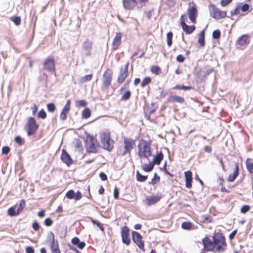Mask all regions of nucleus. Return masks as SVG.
<instances>
[{"mask_svg":"<svg viewBox=\"0 0 253 253\" xmlns=\"http://www.w3.org/2000/svg\"><path fill=\"white\" fill-rule=\"evenodd\" d=\"M32 228L35 231H37L40 229V225L37 221H34L32 224Z\"/></svg>","mask_w":253,"mask_h":253,"instance_id":"5fc2aeb1","label":"nucleus"},{"mask_svg":"<svg viewBox=\"0 0 253 253\" xmlns=\"http://www.w3.org/2000/svg\"><path fill=\"white\" fill-rule=\"evenodd\" d=\"M241 9L243 12H246L249 10L250 6L248 3H245L241 6Z\"/></svg>","mask_w":253,"mask_h":253,"instance_id":"6e6d98bb","label":"nucleus"},{"mask_svg":"<svg viewBox=\"0 0 253 253\" xmlns=\"http://www.w3.org/2000/svg\"><path fill=\"white\" fill-rule=\"evenodd\" d=\"M198 42L201 46H204L205 44V32L202 31L200 32L198 38Z\"/></svg>","mask_w":253,"mask_h":253,"instance_id":"2f4dec72","label":"nucleus"},{"mask_svg":"<svg viewBox=\"0 0 253 253\" xmlns=\"http://www.w3.org/2000/svg\"><path fill=\"white\" fill-rule=\"evenodd\" d=\"M52 238L50 242V249L51 253H61L58 242L55 240V237L53 233H51Z\"/></svg>","mask_w":253,"mask_h":253,"instance_id":"f3484780","label":"nucleus"},{"mask_svg":"<svg viewBox=\"0 0 253 253\" xmlns=\"http://www.w3.org/2000/svg\"><path fill=\"white\" fill-rule=\"evenodd\" d=\"M61 159L68 167H69L74 163L73 159L71 158L69 154L64 149L62 151Z\"/></svg>","mask_w":253,"mask_h":253,"instance_id":"a211bd4d","label":"nucleus"},{"mask_svg":"<svg viewBox=\"0 0 253 253\" xmlns=\"http://www.w3.org/2000/svg\"><path fill=\"white\" fill-rule=\"evenodd\" d=\"M121 236L123 243L128 246L130 243L129 238V229L126 226H124L121 229Z\"/></svg>","mask_w":253,"mask_h":253,"instance_id":"4468645a","label":"nucleus"},{"mask_svg":"<svg viewBox=\"0 0 253 253\" xmlns=\"http://www.w3.org/2000/svg\"><path fill=\"white\" fill-rule=\"evenodd\" d=\"M240 13V8L239 7H236L234 9L231 10L230 14L231 16H234L239 14Z\"/></svg>","mask_w":253,"mask_h":253,"instance_id":"3c124183","label":"nucleus"},{"mask_svg":"<svg viewBox=\"0 0 253 253\" xmlns=\"http://www.w3.org/2000/svg\"><path fill=\"white\" fill-rule=\"evenodd\" d=\"M122 34L117 32L113 39L112 43V49L114 50L118 49L122 43Z\"/></svg>","mask_w":253,"mask_h":253,"instance_id":"2eb2a0df","label":"nucleus"},{"mask_svg":"<svg viewBox=\"0 0 253 253\" xmlns=\"http://www.w3.org/2000/svg\"><path fill=\"white\" fill-rule=\"evenodd\" d=\"M154 166V164L152 162L148 164H145L142 166V169L146 172L151 171Z\"/></svg>","mask_w":253,"mask_h":253,"instance_id":"cd10ccee","label":"nucleus"},{"mask_svg":"<svg viewBox=\"0 0 253 253\" xmlns=\"http://www.w3.org/2000/svg\"><path fill=\"white\" fill-rule=\"evenodd\" d=\"M124 8L127 10H132L137 5L136 0H123Z\"/></svg>","mask_w":253,"mask_h":253,"instance_id":"aec40b11","label":"nucleus"},{"mask_svg":"<svg viewBox=\"0 0 253 253\" xmlns=\"http://www.w3.org/2000/svg\"><path fill=\"white\" fill-rule=\"evenodd\" d=\"M32 111L33 115L35 116L38 110V107L36 104H34L33 106L31 108Z\"/></svg>","mask_w":253,"mask_h":253,"instance_id":"052dcab7","label":"nucleus"},{"mask_svg":"<svg viewBox=\"0 0 253 253\" xmlns=\"http://www.w3.org/2000/svg\"><path fill=\"white\" fill-rule=\"evenodd\" d=\"M119 192L118 189L116 187L114 189V197L115 199L119 198Z\"/></svg>","mask_w":253,"mask_h":253,"instance_id":"680f3d73","label":"nucleus"},{"mask_svg":"<svg viewBox=\"0 0 253 253\" xmlns=\"http://www.w3.org/2000/svg\"><path fill=\"white\" fill-rule=\"evenodd\" d=\"M185 58L182 54L178 55L176 57V60L178 62L182 63L184 61Z\"/></svg>","mask_w":253,"mask_h":253,"instance_id":"864d4df0","label":"nucleus"},{"mask_svg":"<svg viewBox=\"0 0 253 253\" xmlns=\"http://www.w3.org/2000/svg\"><path fill=\"white\" fill-rule=\"evenodd\" d=\"M15 143L18 144L19 145L21 146L25 143L24 139L22 138L20 136H16L14 138Z\"/></svg>","mask_w":253,"mask_h":253,"instance_id":"79ce46f5","label":"nucleus"},{"mask_svg":"<svg viewBox=\"0 0 253 253\" xmlns=\"http://www.w3.org/2000/svg\"><path fill=\"white\" fill-rule=\"evenodd\" d=\"M25 127L27 135L31 136L35 135L37 133L39 125L34 117H30L27 119V122Z\"/></svg>","mask_w":253,"mask_h":253,"instance_id":"423d86ee","label":"nucleus"},{"mask_svg":"<svg viewBox=\"0 0 253 253\" xmlns=\"http://www.w3.org/2000/svg\"><path fill=\"white\" fill-rule=\"evenodd\" d=\"M129 62H127L124 68L120 69L117 82L118 84H121L125 82L128 75Z\"/></svg>","mask_w":253,"mask_h":253,"instance_id":"f8f14e48","label":"nucleus"},{"mask_svg":"<svg viewBox=\"0 0 253 253\" xmlns=\"http://www.w3.org/2000/svg\"><path fill=\"white\" fill-rule=\"evenodd\" d=\"M47 115L45 111L42 109L39 111L38 113V118L44 119L46 118Z\"/></svg>","mask_w":253,"mask_h":253,"instance_id":"c03bdc74","label":"nucleus"},{"mask_svg":"<svg viewBox=\"0 0 253 253\" xmlns=\"http://www.w3.org/2000/svg\"><path fill=\"white\" fill-rule=\"evenodd\" d=\"M238 44L241 46L246 45L250 42L249 37L247 35H243L237 41Z\"/></svg>","mask_w":253,"mask_h":253,"instance_id":"a878e982","label":"nucleus"},{"mask_svg":"<svg viewBox=\"0 0 253 253\" xmlns=\"http://www.w3.org/2000/svg\"><path fill=\"white\" fill-rule=\"evenodd\" d=\"M250 209H251V207L250 206L247 205H244L241 208V212L242 213H246L248 211H249Z\"/></svg>","mask_w":253,"mask_h":253,"instance_id":"09e8293b","label":"nucleus"},{"mask_svg":"<svg viewBox=\"0 0 253 253\" xmlns=\"http://www.w3.org/2000/svg\"><path fill=\"white\" fill-rule=\"evenodd\" d=\"M211 16L214 19H220L226 16L227 13L218 8L213 4H210L209 6Z\"/></svg>","mask_w":253,"mask_h":253,"instance_id":"0eeeda50","label":"nucleus"},{"mask_svg":"<svg viewBox=\"0 0 253 253\" xmlns=\"http://www.w3.org/2000/svg\"><path fill=\"white\" fill-rule=\"evenodd\" d=\"M250 159L248 158L246 161L247 169L251 173H253V163L250 162Z\"/></svg>","mask_w":253,"mask_h":253,"instance_id":"473e14b6","label":"nucleus"},{"mask_svg":"<svg viewBox=\"0 0 253 253\" xmlns=\"http://www.w3.org/2000/svg\"><path fill=\"white\" fill-rule=\"evenodd\" d=\"M113 77V72L112 69L107 68L104 72L101 84V89L106 90L111 85Z\"/></svg>","mask_w":253,"mask_h":253,"instance_id":"39448f33","label":"nucleus"},{"mask_svg":"<svg viewBox=\"0 0 253 253\" xmlns=\"http://www.w3.org/2000/svg\"><path fill=\"white\" fill-rule=\"evenodd\" d=\"M204 151L207 153H210L212 151V147L210 146H205Z\"/></svg>","mask_w":253,"mask_h":253,"instance_id":"774afa93","label":"nucleus"},{"mask_svg":"<svg viewBox=\"0 0 253 253\" xmlns=\"http://www.w3.org/2000/svg\"><path fill=\"white\" fill-rule=\"evenodd\" d=\"M99 177L101 178V179L103 181H105L107 179L106 174L103 172H101L99 173Z\"/></svg>","mask_w":253,"mask_h":253,"instance_id":"69168bd1","label":"nucleus"},{"mask_svg":"<svg viewBox=\"0 0 253 253\" xmlns=\"http://www.w3.org/2000/svg\"><path fill=\"white\" fill-rule=\"evenodd\" d=\"M92 222L94 224H96L102 231H104V228L102 224L100 223L98 221L92 219Z\"/></svg>","mask_w":253,"mask_h":253,"instance_id":"603ef678","label":"nucleus"},{"mask_svg":"<svg viewBox=\"0 0 253 253\" xmlns=\"http://www.w3.org/2000/svg\"><path fill=\"white\" fill-rule=\"evenodd\" d=\"M187 14L191 23L196 24V19L198 15L197 8L195 5L190 6L187 9Z\"/></svg>","mask_w":253,"mask_h":253,"instance_id":"ddd939ff","label":"nucleus"},{"mask_svg":"<svg viewBox=\"0 0 253 253\" xmlns=\"http://www.w3.org/2000/svg\"><path fill=\"white\" fill-rule=\"evenodd\" d=\"M137 156L139 159L149 160L152 156L151 141L141 139L137 145Z\"/></svg>","mask_w":253,"mask_h":253,"instance_id":"f03ea898","label":"nucleus"},{"mask_svg":"<svg viewBox=\"0 0 253 253\" xmlns=\"http://www.w3.org/2000/svg\"><path fill=\"white\" fill-rule=\"evenodd\" d=\"M66 197L68 199H74L75 201H79L82 199L83 195L81 192L79 191L75 192L73 190H69L66 193Z\"/></svg>","mask_w":253,"mask_h":253,"instance_id":"dca6fc26","label":"nucleus"},{"mask_svg":"<svg viewBox=\"0 0 253 253\" xmlns=\"http://www.w3.org/2000/svg\"><path fill=\"white\" fill-rule=\"evenodd\" d=\"M152 82V79L150 77H145L143 78L141 83V86L142 88L145 87L147 85L151 84Z\"/></svg>","mask_w":253,"mask_h":253,"instance_id":"c756f323","label":"nucleus"},{"mask_svg":"<svg viewBox=\"0 0 253 253\" xmlns=\"http://www.w3.org/2000/svg\"><path fill=\"white\" fill-rule=\"evenodd\" d=\"M77 107H85L87 105V102L84 100H78L76 102Z\"/></svg>","mask_w":253,"mask_h":253,"instance_id":"de8ad7c7","label":"nucleus"},{"mask_svg":"<svg viewBox=\"0 0 253 253\" xmlns=\"http://www.w3.org/2000/svg\"><path fill=\"white\" fill-rule=\"evenodd\" d=\"M70 105H71V101L70 100H68L66 102L65 105L64 106L63 109L62 110V112L67 114L68 112L70 110Z\"/></svg>","mask_w":253,"mask_h":253,"instance_id":"a19ab883","label":"nucleus"},{"mask_svg":"<svg viewBox=\"0 0 253 253\" xmlns=\"http://www.w3.org/2000/svg\"><path fill=\"white\" fill-rule=\"evenodd\" d=\"M167 101L169 103H178L180 104L183 103L185 102V99L183 97L173 95H170L167 98Z\"/></svg>","mask_w":253,"mask_h":253,"instance_id":"5701e85b","label":"nucleus"},{"mask_svg":"<svg viewBox=\"0 0 253 253\" xmlns=\"http://www.w3.org/2000/svg\"><path fill=\"white\" fill-rule=\"evenodd\" d=\"M25 206H26V202H25V200L22 199V200H20V201L19 202V207L17 209V211H18V212L19 213H21L23 211V209L25 207Z\"/></svg>","mask_w":253,"mask_h":253,"instance_id":"ea45409f","label":"nucleus"},{"mask_svg":"<svg viewBox=\"0 0 253 253\" xmlns=\"http://www.w3.org/2000/svg\"><path fill=\"white\" fill-rule=\"evenodd\" d=\"M10 20L12 21L16 26H19L21 22V19L19 16H12L10 18Z\"/></svg>","mask_w":253,"mask_h":253,"instance_id":"e433bc0d","label":"nucleus"},{"mask_svg":"<svg viewBox=\"0 0 253 253\" xmlns=\"http://www.w3.org/2000/svg\"><path fill=\"white\" fill-rule=\"evenodd\" d=\"M136 177L139 182H144L148 178L147 175H142L138 171H136Z\"/></svg>","mask_w":253,"mask_h":253,"instance_id":"72a5a7b5","label":"nucleus"},{"mask_svg":"<svg viewBox=\"0 0 253 253\" xmlns=\"http://www.w3.org/2000/svg\"><path fill=\"white\" fill-rule=\"evenodd\" d=\"M164 158V155L162 152L157 153L153 158L152 162L155 165H159Z\"/></svg>","mask_w":253,"mask_h":253,"instance_id":"393cba45","label":"nucleus"},{"mask_svg":"<svg viewBox=\"0 0 253 253\" xmlns=\"http://www.w3.org/2000/svg\"><path fill=\"white\" fill-rule=\"evenodd\" d=\"M71 242L74 245H77L80 242L79 238L77 237L73 238Z\"/></svg>","mask_w":253,"mask_h":253,"instance_id":"e2e57ef3","label":"nucleus"},{"mask_svg":"<svg viewBox=\"0 0 253 253\" xmlns=\"http://www.w3.org/2000/svg\"><path fill=\"white\" fill-rule=\"evenodd\" d=\"M237 232V230L235 229L233 230L229 235V238L230 240H232L234 238L235 235H236Z\"/></svg>","mask_w":253,"mask_h":253,"instance_id":"0e129e2a","label":"nucleus"},{"mask_svg":"<svg viewBox=\"0 0 253 253\" xmlns=\"http://www.w3.org/2000/svg\"><path fill=\"white\" fill-rule=\"evenodd\" d=\"M82 117L85 119H87L89 117H90L91 115V111L90 110L86 108L84 109L82 113Z\"/></svg>","mask_w":253,"mask_h":253,"instance_id":"4c0bfd02","label":"nucleus"},{"mask_svg":"<svg viewBox=\"0 0 253 253\" xmlns=\"http://www.w3.org/2000/svg\"><path fill=\"white\" fill-rule=\"evenodd\" d=\"M221 35L220 31L216 30L212 32V38L215 39H218L220 38Z\"/></svg>","mask_w":253,"mask_h":253,"instance_id":"8fccbe9b","label":"nucleus"},{"mask_svg":"<svg viewBox=\"0 0 253 253\" xmlns=\"http://www.w3.org/2000/svg\"><path fill=\"white\" fill-rule=\"evenodd\" d=\"M193 226V223L190 222H183L181 224V227L184 230H190Z\"/></svg>","mask_w":253,"mask_h":253,"instance_id":"c9c22d12","label":"nucleus"},{"mask_svg":"<svg viewBox=\"0 0 253 253\" xmlns=\"http://www.w3.org/2000/svg\"><path fill=\"white\" fill-rule=\"evenodd\" d=\"M130 83V80L128 79L126 80V81L125 82L124 84L120 88V92H122L124 91H126L122 94L121 96V100L122 101H126L131 97V91L128 89V88L129 87V84Z\"/></svg>","mask_w":253,"mask_h":253,"instance_id":"1a4fd4ad","label":"nucleus"},{"mask_svg":"<svg viewBox=\"0 0 253 253\" xmlns=\"http://www.w3.org/2000/svg\"><path fill=\"white\" fill-rule=\"evenodd\" d=\"M47 108L48 112H53L56 109V107L54 103H50L47 104Z\"/></svg>","mask_w":253,"mask_h":253,"instance_id":"49530a36","label":"nucleus"},{"mask_svg":"<svg viewBox=\"0 0 253 253\" xmlns=\"http://www.w3.org/2000/svg\"><path fill=\"white\" fill-rule=\"evenodd\" d=\"M201 222L203 223H209L212 222V217L208 214L203 215L201 216Z\"/></svg>","mask_w":253,"mask_h":253,"instance_id":"c85d7f7f","label":"nucleus"},{"mask_svg":"<svg viewBox=\"0 0 253 253\" xmlns=\"http://www.w3.org/2000/svg\"><path fill=\"white\" fill-rule=\"evenodd\" d=\"M150 71L156 76L160 75L162 73V70L158 65H153L150 67Z\"/></svg>","mask_w":253,"mask_h":253,"instance_id":"bb28decb","label":"nucleus"},{"mask_svg":"<svg viewBox=\"0 0 253 253\" xmlns=\"http://www.w3.org/2000/svg\"><path fill=\"white\" fill-rule=\"evenodd\" d=\"M26 253H34L35 251L33 247L29 246L26 248Z\"/></svg>","mask_w":253,"mask_h":253,"instance_id":"338daca9","label":"nucleus"},{"mask_svg":"<svg viewBox=\"0 0 253 253\" xmlns=\"http://www.w3.org/2000/svg\"><path fill=\"white\" fill-rule=\"evenodd\" d=\"M172 37L173 33L171 32H169L167 34V42L168 45L170 47L172 44Z\"/></svg>","mask_w":253,"mask_h":253,"instance_id":"f704fd0d","label":"nucleus"},{"mask_svg":"<svg viewBox=\"0 0 253 253\" xmlns=\"http://www.w3.org/2000/svg\"><path fill=\"white\" fill-rule=\"evenodd\" d=\"M86 149L88 152L91 153H96L97 152V140L91 138L89 141L86 142Z\"/></svg>","mask_w":253,"mask_h":253,"instance_id":"6ab92c4d","label":"nucleus"},{"mask_svg":"<svg viewBox=\"0 0 253 253\" xmlns=\"http://www.w3.org/2000/svg\"><path fill=\"white\" fill-rule=\"evenodd\" d=\"M184 176L185 179V186L187 188H191L192 186V173L190 170L184 172Z\"/></svg>","mask_w":253,"mask_h":253,"instance_id":"4be33fe9","label":"nucleus"},{"mask_svg":"<svg viewBox=\"0 0 253 253\" xmlns=\"http://www.w3.org/2000/svg\"><path fill=\"white\" fill-rule=\"evenodd\" d=\"M186 15L185 14L182 15L180 16V26L182 30L188 35L192 34L196 29V27L194 25H188L185 22Z\"/></svg>","mask_w":253,"mask_h":253,"instance_id":"9d476101","label":"nucleus"},{"mask_svg":"<svg viewBox=\"0 0 253 253\" xmlns=\"http://www.w3.org/2000/svg\"><path fill=\"white\" fill-rule=\"evenodd\" d=\"M8 214L10 216H14L16 215H18L19 213L18 211L15 210V207L12 206L9 208L7 210Z\"/></svg>","mask_w":253,"mask_h":253,"instance_id":"7c9ffc66","label":"nucleus"},{"mask_svg":"<svg viewBox=\"0 0 253 253\" xmlns=\"http://www.w3.org/2000/svg\"><path fill=\"white\" fill-rule=\"evenodd\" d=\"M160 180V177L157 175V173L154 174V177L151 179V181L149 182V184L155 185L158 183Z\"/></svg>","mask_w":253,"mask_h":253,"instance_id":"58836bf2","label":"nucleus"},{"mask_svg":"<svg viewBox=\"0 0 253 253\" xmlns=\"http://www.w3.org/2000/svg\"><path fill=\"white\" fill-rule=\"evenodd\" d=\"M203 250L207 252L215 253H222L227 248V243L224 236L221 233H215L211 240L206 236L202 239Z\"/></svg>","mask_w":253,"mask_h":253,"instance_id":"f257e3e1","label":"nucleus"},{"mask_svg":"<svg viewBox=\"0 0 253 253\" xmlns=\"http://www.w3.org/2000/svg\"><path fill=\"white\" fill-rule=\"evenodd\" d=\"M10 151V148L8 146H4L2 148L1 153L2 154H7Z\"/></svg>","mask_w":253,"mask_h":253,"instance_id":"bf43d9fd","label":"nucleus"},{"mask_svg":"<svg viewBox=\"0 0 253 253\" xmlns=\"http://www.w3.org/2000/svg\"><path fill=\"white\" fill-rule=\"evenodd\" d=\"M53 223V221L50 218H47L44 220V224L46 226H50Z\"/></svg>","mask_w":253,"mask_h":253,"instance_id":"13d9d810","label":"nucleus"},{"mask_svg":"<svg viewBox=\"0 0 253 253\" xmlns=\"http://www.w3.org/2000/svg\"><path fill=\"white\" fill-rule=\"evenodd\" d=\"M162 198V196L160 195H155L150 197H147L145 198V202L146 204L151 206L157 203Z\"/></svg>","mask_w":253,"mask_h":253,"instance_id":"412c9836","label":"nucleus"},{"mask_svg":"<svg viewBox=\"0 0 253 253\" xmlns=\"http://www.w3.org/2000/svg\"><path fill=\"white\" fill-rule=\"evenodd\" d=\"M92 47V43L89 42H84L83 48L87 50L90 51Z\"/></svg>","mask_w":253,"mask_h":253,"instance_id":"a18cd8bd","label":"nucleus"},{"mask_svg":"<svg viewBox=\"0 0 253 253\" xmlns=\"http://www.w3.org/2000/svg\"><path fill=\"white\" fill-rule=\"evenodd\" d=\"M136 146V140L132 138L124 137L122 147L119 149V155L125 156L131 155L133 149Z\"/></svg>","mask_w":253,"mask_h":253,"instance_id":"7ed1b4c3","label":"nucleus"},{"mask_svg":"<svg viewBox=\"0 0 253 253\" xmlns=\"http://www.w3.org/2000/svg\"><path fill=\"white\" fill-rule=\"evenodd\" d=\"M232 0H221L220 1V4L222 6H226L228 5Z\"/></svg>","mask_w":253,"mask_h":253,"instance_id":"4d7b16f0","label":"nucleus"},{"mask_svg":"<svg viewBox=\"0 0 253 253\" xmlns=\"http://www.w3.org/2000/svg\"><path fill=\"white\" fill-rule=\"evenodd\" d=\"M92 77H93V75L92 74L86 75L81 78V82L83 83H85L86 82L90 81V80H91Z\"/></svg>","mask_w":253,"mask_h":253,"instance_id":"37998d69","label":"nucleus"},{"mask_svg":"<svg viewBox=\"0 0 253 253\" xmlns=\"http://www.w3.org/2000/svg\"><path fill=\"white\" fill-rule=\"evenodd\" d=\"M239 174V167L238 163L235 165V169L232 174H230L227 177V180L229 182H233Z\"/></svg>","mask_w":253,"mask_h":253,"instance_id":"b1692460","label":"nucleus"},{"mask_svg":"<svg viewBox=\"0 0 253 253\" xmlns=\"http://www.w3.org/2000/svg\"><path fill=\"white\" fill-rule=\"evenodd\" d=\"M133 241L137 245L140 250L143 252L145 251L144 241L142 240V236L136 231L132 232Z\"/></svg>","mask_w":253,"mask_h":253,"instance_id":"9b49d317","label":"nucleus"},{"mask_svg":"<svg viewBox=\"0 0 253 253\" xmlns=\"http://www.w3.org/2000/svg\"><path fill=\"white\" fill-rule=\"evenodd\" d=\"M43 69L49 73L55 74V63L54 58L49 56L46 58L43 62Z\"/></svg>","mask_w":253,"mask_h":253,"instance_id":"6e6552de","label":"nucleus"},{"mask_svg":"<svg viewBox=\"0 0 253 253\" xmlns=\"http://www.w3.org/2000/svg\"><path fill=\"white\" fill-rule=\"evenodd\" d=\"M100 141L104 150L111 151L113 149L114 141L111 139L110 132L108 130L103 131L101 134Z\"/></svg>","mask_w":253,"mask_h":253,"instance_id":"20e7f679","label":"nucleus"}]
</instances>
